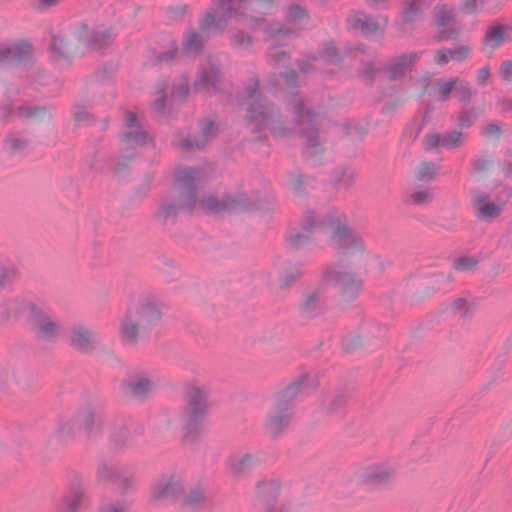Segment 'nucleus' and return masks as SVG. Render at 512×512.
I'll list each match as a JSON object with an SVG mask.
<instances>
[{
	"label": "nucleus",
	"mask_w": 512,
	"mask_h": 512,
	"mask_svg": "<svg viewBox=\"0 0 512 512\" xmlns=\"http://www.w3.org/2000/svg\"><path fill=\"white\" fill-rule=\"evenodd\" d=\"M162 317L158 305L143 303L130 308L123 316L119 326V338L127 346H137L146 335V331Z\"/></svg>",
	"instance_id": "obj_3"
},
{
	"label": "nucleus",
	"mask_w": 512,
	"mask_h": 512,
	"mask_svg": "<svg viewBox=\"0 0 512 512\" xmlns=\"http://www.w3.org/2000/svg\"><path fill=\"white\" fill-rule=\"evenodd\" d=\"M154 386L153 379L147 373L135 374L127 383L129 393L136 398L144 397L153 390Z\"/></svg>",
	"instance_id": "obj_27"
},
{
	"label": "nucleus",
	"mask_w": 512,
	"mask_h": 512,
	"mask_svg": "<svg viewBox=\"0 0 512 512\" xmlns=\"http://www.w3.org/2000/svg\"><path fill=\"white\" fill-rule=\"evenodd\" d=\"M184 492V482L181 475L166 473L161 475L154 483L151 490V501L156 505L172 501L181 502Z\"/></svg>",
	"instance_id": "obj_10"
},
{
	"label": "nucleus",
	"mask_w": 512,
	"mask_h": 512,
	"mask_svg": "<svg viewBox=\"0 0 512 512\" xmlns=\"http://www.w3.org/2000/svg\"><path fill=\"white\" fill-rule=\"evenodd\" d=\"M309 18L307 9L299 4H291L288 6L285 21L287 23L298 24L302 20Z\"/></svg>",
	"instance_id": "obj_41"
},
{
	"label": "nucleus",
	"mask_w": 512,
	"mask_h": 512,
	"mask_svg": "<svg viewBox=\"0 0 512 512\" xmlns=\"http://www.w3.org/2000/svg\"><path fill=\"white\" fill-rule=\"evenodd\" d=\"M479 263L477 256H461L453 260V268L458 271L472 270Z\"/></svg>",
	"instance_id": "obj_50"
},
{
	"label": "nucleus",
	"mask_w": 512,
	"mask_h": 512,
	"mask_svg": "<svg viewBox=\"0 0 512 512\" xmlns=\"http://www.w3.org/2000/svg\"><path fill=\"white\" fill-rule=\"evenodd\" d=\"M455 96L462 102L464 105H468L472 98V89L468 82L461 80L458 77V82L455 85Z\"/></svg>",
	"instance_id": "obj_45"
},
{
	"label": "nucleus",
	"mask_w": 512,
	"mask_h": 512,
	"mask_svg": "<svg viewBox=\"0 0 512 512\" xmlns=\"http://www.w3.org/2000/svg\"><path fill=\"white\" fill-rule=\"evenodd\" d=\"M294 116V125H285L278 109L271 103L262 102L258 97V133L269 131L273 136H288L296 127L301 137L305 139L303 154L313 158L324 153V139L319 134L318 115L306 107V99L298 94L293 95L289 102Z\"/></svg>",
	"instance_id": "obj_1"
},
{
	"label": "nucleus",
	"mask_w": 512,
	"mask_h": 512,
	"mask_svg": "<svg viewBox=\"0 0 512 512\" xmlns=\"http://www.w3.org/2000/svg\"><path fill=\"white\" fill-rule=\"evenodd\" d=\"M77 424L87 435H93L100 431L101 418L91 409L79 412L76 416Z\"/></svg>",
	"instance_id": "obj_28"
},
{
	"label": "nucleus",
	"mask_w": 512,
	"mask_h": 512,
	"mask_svg": "<svg viewBox=\"0 0 512 512\" xmlns=\"http://www.w3.org/2000/svg\"><path fill=\"white\" fill-rule=\"evenodd\" d=\"M125 130L122 134L124 148H132L144 144L146 133L140 127L135 113L128 111L124 118Z\"/></svg>",
	"instance_id": "obj_19"
},
{
	"label": "nucleus",
	"mask_w": 512,
	"mask_h": 512,
	"mask_svg": "<svg viewBox=\"0 0 512 512\" xmlns=\"http://www.w3.org/2000/svg\"><path fill=\"white\" fill-rule=\"evenodd\" d=\"M332 248L340 254L355 255L365 249L362 238L347 225L345 215L329 212L326 215V233Z\"/></svg>",
	"instance_id": "obj_8"
},
{
	"label": "nucleus",
	"mask_w": 512,
	"mask_h": 512,
	"mask_svg": "<svg viewBox=\"0 0 512 512\" xmlns=\"http://www.w3.org/2000/svg\"><path fill=\"white\" fill-rule=\"evenodd\" d=\"M499 73L503 80L512 81V61L505 60L501 63Z\"/></svg>",
	"instance_id": "obj_61"
},
{
	"label": "nucleus",
	"mask_w": 512,
	"mask_h": 512,
	"mask_svg": "<svg viewBox=\"0 0 512 512\" xmlns=\"http://www.w3.org/2000/svg\"><path fill=\"white\" fill-rule=\"evenodd\" d=\"M195 201V197L192 194H189L187 197V200L181 202V203H175L173 201H165L158 213L157 216L159 219H161L164 222H167L169 220H173L175 216L177 215L178 211L182 208V206L190 207Z\"/></svg>",
	"instance_id": "obj_30"
},
{
	"label": "nucleus",
	"mask_w": 512,
	"mask_h": 512,
	"mask_svg": "<svg viewBox=\"0 0 512 512\" xmlns=\"http://www.w3.org/2000/svg\"><path fill=\"white\" fill-rule=\"evenodd\" d=\"M258 512H294L290 503L280 502L279 500L269 504L268 510L263 507L258 508Z\"/></svg>",
	"instance_id": "obj_59"
},
{
	"label": "nucleus",
	"mask_w": 512,
	"mask_h": 512,
	"mask_svg": "<svg viewBox=\"0 0 512 512\" xmlns=\"http://www.w3.org/2000/svg\"><path fill=\"white\" fill-rule=\"evenodd\" d=\"M20 117L30 120H41L47 116V112L43 107H34L30 105H21L17 108Z\"/></svg>",
	"instance_id": "obj_43"
},
{
	"label": "nucleus",
	"mask_w": 512,
	"mask_h": 512,
	"mask_svg": "<svg viewBox=\"0 0 512 512\" xmlns=\"http://www.w3.org/2000/svg\"><path fill=\"white\" fill-rule=\"evenodd\" d=\"M200 205L204 210L217 213L231 207V203L228 200L220 201L213 195H208L202 198Z\"/></svg>",
	"instance_id": "obj_40"
},
{
	"label": "nucleus",
	"mask_w": 512,
	"mask_h": 512,
	"mask_svg": "<svg viewBox=\"0 0 512 512\" xmlns=\"http://www.w3.org/2000/svg\"><path fill=\"white\" fill-rule=\"evenodd\" d=\"M453 310L462 317H468L472 312V304L467 301L466 298L460 297L452 302Z\"/></svg>",
	"instance_id": "obj_53"
},
{
	"label": "nucleus",
	"mask_w": 512,
	"mask_h": 512,
	"mask_svg": "<svg viewBox=\"0 0 512 512\" xmlns=\"http://www.w3.org/2000/svg\"><path fill=\"white\" fill-rule=\"evenodd\" d=\"M470 53V47L468 45H460L456 48H448V54L450 60L458 62L464 61L468 58Z\"/></svg>",
	"instance_id": "obj_57"
},
{
	"label": "nucleus",
	"mask_w": 512,
	"mask_h": 512,
	"mask_svg": "<svg viewBox=\"0 0 512 512\" xmlns=\"http://www.w3.org/2000/svg\"><path fill=\"white\" fill-rule=\"evenodd\" d=\"M277 41L272 44L267 54L268 61L275 67H286L290 61L287 52L276 45Z\"/></svg>",
	"instance_id": "obj_39"
},
{
	"label": "nucleus",
	"mask_w": 512,
	"mask_h": 512,
	"mask_svg": "<svg viewBox=\"0 0 512 512\" xmlns=\"http://www.w3.org/2000/svg\"><path fill=\"white\" fill-rule=\"evenodd\" d=\"M202 46V37L199 33L193 32L188 35L186 40L184 41L183 49L185 53L191 55L197 52Z\"/></svg>",
	"instance_id": "obj_52"
},
{
	"label": "nucleus",
	"mask_w": 512,
	"mask_h": 512,
	"mask_svg": "<svg viewBox=\"0 0 512 512\" xmlns=\"http://www.w3.org/2000/svg\"><path fill=\"white\" fill-rule=\"evenodd\" d=\"M208 498L200 488L190 489L184 492L181 504L190 509H198L206 506Z\"/></svg>",
	"instance_id": "obj_36"
},
{
	"label": "nucleus",
	"mask_w": 512,
	"mask_h": 512,
	"mask_svg": "<svg viewBox=\"0 0 512 512\" xmlns=\"http://www.w3.org/2000/svg\"><path fill=\"white\" fill-rule=\"evenodd\" d=\"M209 409L208 391L204 387L189 386L185 395V405L180 414L185 441H195L204 432V421Z\"/></svg>",
	"instance_id": "obj_4"
},
{
	"label": "nucleus",
	"mask_w": 512,
	"mask_h": 512,
	"mask_svg": "<svg viewBox=\"0 0 512 512\" xmlns=\"http://www.w3.org/2000/svg\"><path fill=\"white\" fill-rule=\"evenodd\" d=\"M17 277L15 267L0 256V292L9 289Z\"/></svg>",
	"instance_id": "obj_38"
},
{
	"label": "nucleus",
	"mask_w": 512,
	"mask_h": 512,
	"mask_svg": "<svg viewBox=\"0 0 512 512\" xmlns=\"http://www.w3.org/2000/svg\"><path fill=\"white\" fill-rule=\"evenodd\" d=\"M7 309L8 317H24L30 329L39 338L51 340L60 333V323L41 306L21 299H12L7 302Z\"/></svg>",
	"instance_id": "obj_5"
},
{
	"label": "nucleus",
	"mask_w": 512,
	"mask_h": 512,
	"mask_svg": "<svg viewBox=\"0 0 512 512\" xmlns=\"http://www.w3.org/2000/svg\"><path fill=\"white\" fill-rule=\"evenodd\" d=\"M420 57L421 53L412 52L391 59L385 69L388 80L396 81L403 78L407 70L410 69Z\"/></svg>",
	"instance_id": "obj_20"
},
{
	"label": "nucleus",
	"mask_w": 512,
	"mask_h": 512,
	"mask_svg": "<svg viewBox=\"0 0 512 512\" xmlns=\"http://www.w3.org/2000/svg\"><path fill=\"white\" fill-rule=\"evenodd\" d=\"M28 148V142L16 134H9L5 137L2 151L7 156L22 155Z\"/></svg>",
	"instance_id": "obj_33"
},
{
	"label": "nucleus",
	"mask_w": 512,
	"mask_h": 512,
	"mask_svg": "<svg viewBox=\"0 0 512 512\" xmlns=\"http://www.w3.org/2000/svg\"><path fill=\"white\" fill-rule=\"evenodd\" d=\"M323 279L332 283L345 300L354 299L362 287V280L352 271L326 268Z\"/></svg>",
	"instance_id": "obj_12"
},
{
	"label": "nucleus",
	"mask_w": 512,
	"mask_h": 512,
	"mask_svg": "<svg viewBox=\"0 0 512 512\" xmlns=\"http://www.w3.org/2000/svg\"><path fill=\"white\" fill-rule=\"evenodd\" d=\"M29 384L30 376L23 366L9 363L0 368V390L26 389Z\"/></svg>",
	"instance_id": "obj_13"
},
{
	"label": "nucleus",
	"mask_w": 512,
	"mask_h": 512,
	"mask_svg": "<svg viewBox=\"0 0 512 512\" xmlns=\"http://www.w3.org/2000/svg\"><path fill=\"white\" fill-rule=\"evenodd\" d=\"M109 36L106 30L88 31L86 25H79L73 30L54 36L50 45L51 59L57 64L69 61L81 42L98 43Z\"/></svg>",
	"instance_id": "obj_6"
},
{
	"label": "nucleus",
	"mask_w": 512,
	"mask_h": 512,
	"mask_svg": "<svg viewBox=\"0 0 512 512\" xmlns=\"http://www.w3.org/2000/svg\"><path fill=\"white\" fill-rule=\"evenodd\" d=\"M509 31V26L494 24L487 29L483 38V44L494 50L505 41V35Z\"/></svg>",
	"instance_id": "obj_31"
},
{
	"label": "nucleus",
	"mask_w": 512,
	"mask_h": 512,
	"mask_svg": "<svg viewBox=\"0 0 512 512\" xmlns=\"http://www.w3.org/2000/svg\"><path fill=\"white\" fill-rule=\"evenodd\" d=\"M356 177V173L352 169H338L335 171V180L339 187L349 188L354 179Z\"/></svg>",
	"instance_id": "obj_46"
},
{
	"label": "nucleus",
	"mask_w": 512,
	"mask_h": 512,
	"mask_svg": "<svg viewBox=\"0 0 512 512\" xmlns=\"http://www.w3.org/2000/svg\"><path fill=\"white\" fill-rule=\"evenodd\" d=\"M457 82H458V77H453L449 81H442V80L437 81V83H436L437 92L439 95V99L442 102H445L449 99L450 94H451L452 90L455 88V85L457 84Z\"/></svg>",
	"instance_id": "obj_48"
},
{
	"label": "nucleus",
	"mask_w": 512,
	"mask_h": 512,
	"mask_svg": "<svg viewBox=\"0 0 512 512\" xmlns=\"http://www.w3.org/2000/svg\"><path fill=\"white\" fill-rule=\"evenodd\" d=\"M467 135L458 130L447 131L445 133H430L423 137V147L425 150L435 148L457 149L466 141Z\"/></svg>",
	"instance_id": "obj_14"
},
{
	"label": "nucleus",
	"mask_w": 512,
	"mask_h": 512,
	"mask_svg": "<svg viewBox=\"0 0 512 512\" xmlns=\"http://www.w3.org/2000/svg\"><path fill=\"white\" fill-rule=\"evenodd\" d=\"M255 88L253 86L245 89L239 97V109L243 117L250 123L255 120Z\"/></svg>",
	"instance_id": "obj_29"
},
{
	"label": "nucleus",
	"mask_w": 512,
	"mask_h": 512,
	"mask_svg": "<svg viewBox=\"0 0 512 512\" xmlns=\"http://www.w3.org/2000/svg\"><path fill=\"white\" fill-rule=\"evenodd\" d=\"M281 483L278 479L262 480L258 482V508L268 510L269 504L278 500Z\"/></svg>",
	"instance_id": "obj_25"
},
{
	"label": "nucleus",
	"mask_w": 512,
	"mask_h": 512,
	"mask_svg": "<svg viewBox=\"0 0 512 512\" xmlns=\"http://www.w3.org/2000/svg\"><path fill=\"white\" fill-rule=\"evenodd\" d=\"M253 467V456L248 453H237L230 456L226 463L228 472L236 478L247 475Z\"/></svg>",
	"instance_id": "obj_26"
},
{
	"label": "nucleus",
	"mask_w": 512,
	"mask_h": 512,
	"mask_svg": "<svg viewBox=\"0 0 512 512\" xmlns=\"http://www.w3.org/2000/svg\"><path fill=\"white\" fill-rule=\"evenodd\" d=\"M425 3L421 0H409L405 3L401 13V23L403 25L419 21L423 15Z\"/></svg>",
	"instance_id": "obj_32"
},
{
	"label": "nucleus",
	"mask_w": 512,
	"mask_h": 512,
	"mask_svg": "<svg viewBox=\"0 0 512 512\" xmlns=\"http://www.w3.org/2000/svg\"><path fill=\"white\" fill-rule=\"evenodd\" d=\"M253 37L251 35H244L242 32H237L233 37V45L239 50H246L252 46Z\"/></svg>",
	"instance_id": "obj_58"
},
{
	"label": "nucleus",
	"mask_w": 512,
	"mask_h": 512,
	"mask_svg": "<svg viewBox=\"0 0 512 512\" xmlns=\"http://www.w3.org/2000/svg\"><path fill=\"white\" fill-rule=\"evenodd\" d=\"M253 4L254 0H214L212 11L204 19L202 29L222 30L232 15L240 23L245 22L249 16L248 25L253 28Z\"/></svg>",
	"instance_id": "obj_7"
},
{
	"label": "nucleus",
	"mask_w": 512,
	"mask_h": 512,
	"mask_svg": "<svg viewBox=\"0 0 512 512\" xmlns=\"http://www.w3.org/2000/svg\"><path fill=\"white\" fill-rule=\"evenodd\" d=\"M434 61L440 66L446 65L450 61L448 48H442L435 51Z\"/></svg>",
	"instance_id": "obj_64"
},
{
	"label": "nucleus",
	"mask_w": 512,
	"mask_h": 512,
	"mask_svg": "<svg viewBox=\"0 0 512 512\" xmlns=\"http://www.w3.org/2000/svg\"><path fill=\"white\" fill-rule=\"evenodd\" d=\"M293 416L294 412L274 407L266 418L264 429L269 436L277 438L289 428Z\"/></svg>",
	"instance_id": "obj_18"
},
{
	"label": "nucleus",
	"mask_w": 512,
	"mask_h": 512,
	"mask_svg": "<svg viewBox=\"0 0 512 512\" xmlns=\"http://www.w3.org/2000/svg\"><path fill=\"white\" fill-rule=\"evenodd\" d=\"M69 341L77 350L88 351L96 346L98 335L87 326L75 325L71 329Z\"/></svg>",
	"instance_id": "obj_24"
},
{
	"label": "nucleus",
	"mask_w": 512,
	"mask_h": 512,
	"mask_svg": "<svg viewBox=\"0 0 512 512\" xmlns=\"http://www.w3.org/2000/svg\"><path fill=\"white\" fill-rule=\"evenodd\" d=\"M493 164V160L488 155L476 156L471 161L472 172L475 174H482L488 171Z\"/></svg>",
	"instance_id": "obj_51"
},
{
	"label": "nucleus",
	"mask_w": 512,
	"mask_h": 512,
	"mask_svg": "<svg viewBox=\"0 0 512 512\" xmlns=\"http://www.w3.org/2000/svg\"><path fill=\"white\" fill-rule=\"evenodd\" d=\"M346 22L349 30L358 31L365 37L371 36L381 29V24L377 17L360 10L352 11L348 15Z\"/></svg>",
	"instance_id": "obj_16"
},
{
	"label": "nucleus",
	"mask_w": 512,
	"mask_h": 512,
	"mask_svg": "<svg viewBox=\"0 0 512 512\" xmlns=\"http://www.w3.org/2000/svg\"><path fill=\"white\" fill-rule=\"evenodd\" d=\"M433 15L436 25L441 28L437 39L442 41L455 38L458 31L455 28H446L447 25L454 21V10L447 5H438L434 8Z\"/></svg>",
	"instance_id": "obj_21"
},
{
	"label": "nucleus",
	"mask_w": 512,
	"mask_h": 512,
	"mask_svg": "<svg viewBox=\"0 0 512 512\" xmlns=\"http://www.w3.org/2000/svg\"><path fill=\"white\" fill-rule=\"evenodd\" d=\"M196 172L189 168H182L178 170L176 180L178 182H187L195 178Z\"/></svg>",
	"instance_id": "obj_63"
},
{
	"label": "nucleus",
	"mask_w": 512,
	"mask_h": 512,
	"mask_svg": "<svg viewBox=\"0 0 512 512\" xmlns=\"http://www.w3.org/2000/svg\"><path fill=\"white\" fill-rule=\"evenodd\" d=\"M305 177L302 174H298L292 181V189L296 194H303L306 192V187H304Z\"/></svg>",
	"instance_id": "obj_62"
},
{
	"label": "nucleus",
	"mask_w": 512,
	"mask_h": 512,
	"mask_svg": "<svg viewBox=\"0 0 512 512\" xmlns=\"http://www.w3.org/2000/svg\"><path fill=\"white\" fill-rule=\"evenodd\" d=\"M477 118V112L475 109L464 110L460 113L458 118V126L460 128H469L473 125Z\"/></svg>",
	"instance_id": "obj_56"
},
{
	"label": "nucleus",
	"mask_w": 512,
	"mask_h": 512,
	"mask_svg": "<svg viewBox=\"0 0 512 512\" xmlns=\"http://www.w3.org/2000/svg\"><path fill=\"white\" fill-rule=\"evenodd\" d=\"M300 226L301 231L290 232L286 236V242L291 248H307L316 235L326 234V215L319 218L312 210H306L301 218Z\"/></svg>",
	"instance_id": "obj_9"
},
{
	"label": "nucleus",
	"mask_w": 512,
	"mask_h": 512,
	"mask_svg": "<svg viewBox=\"0 0 512 512\" xmlns=\"http://www.w3.org/2000/svg\"><path fill=\"white\" fill-rule=\"evenodd\" d=\"M99 512H129V504L125 500L111 501L103 504Z\"/></svg>",
	"instance_id": "obj_55"
},
{
	"label": "nucleus",
	"mask_w": 512,
	"mask_h": 512,
	"mask_svg": "<svg viewBox=\"0 0 512 512\" xmlns=\"http://www.w3.org/2000/svg\"><path fill=\"white\" fill-rule=\"evenodd\" d=\"M501 172L504 183L499 185L500 189L493 197L480 189H472L469 192L471 205L479 220L492 221L498 218L512 197V163H505Z\"/></svg>",
	"instance_id": "obj_2"
},
{
	"label": "nucleus",
	"mask_w": 512,
	"mask_h": 512,
	"mask_svg": "<svg viewBox=\"0 0 512 512\" xmlns=\"http://www.w3.org/2000/svg\"><path fill=\"white\" fill-rule=\"evenodd\" d=\"M83 497V491L76 487L66 494L57 507V512H77Z\"/></svg>",
	"instance_id": "obj_34"
},
{
	"label": "nucleus",
	"mask_w": 512,
	"mask_h": 512,
	"mask_svg": "<svg viewBox=\"0 0 512 512\" xmlns=\"http://www.w3.org/2000/svg\"><path fill=\"white\" fill-rule=\"evenodd\" d=\"M321 57L329 63H338L341 61L340 52L333 43L325 45L321 51Z\"/></svg>",
	"instance_id": "obj_54"
},
{
	"label": "nucleus",
	"mask_w": 512,
	"mask_h": 512,
	"mask_svg": "<svg viewBox=\"0 0 512 512\" xmlns=\"http://www.w3.org/2000/svg\"><path fill=\"white\" fill-rule=\"evenodd\" d=\"M396 475L395 469L387 464H373L365 467L361 473L362 481L370 485H383Z\"/></svg>",
	"instance_id": "obj_22"
},
{
	"label": "nucleus",
	"mask_w": 512,
	"mask_h": 512,
	"mask_svg": "<svg viewBox=\"0 0 512 512\" xmlns=\"http://www.w3.org/2000/svg\"><path fill=\"white\" fill-rule=\"evenodd\" d=\"M304 271L301 264H287L285 270L279 277L278 284L281 289L291 287L302 275Z\"/></svg>",
	"instance_id": "obj_35"
},
{
	"label": "nucleus",
	"mask_w": 512,
	"mask_h": 512,
	"mask_svg": "<svg viewBox=\"0 0 512 512\" xmlns=\"http://www.w3.org/2000/svg\"><path fill=\"white\" fill-rule=\"evenodd\" d=\"M501 134V127L499 123H489L487 124L482 131V135L486 138H499Z\"/></svg>",
	"instance_id": "obj_60"
},
{
	"label": "nucleus",
	"mask_w": 512,
	"mask_h": 512,
	"mask_svg": "<svg viewBox=\"0 0 512 512\" xmlns=\"http://www.w3.org/2000/svg\"><path fill=\"white\" fill-rule=\"evenodd\" d=\"M316 387L317 380L315 377L308 373L302 374L276 394L274 407L294 412V401L297 399V396L301 393L306 394Z\"/></svg>",
	"instance_id": "obj_11"
},
{
	"label": "nucleus",
	"mask_w": 512,
	"mask_h": 512,
	"mask_svg": "<svg viewBox=\"0 0 512 512\" xmlns=\"http://www.w3.org/2000/svg\"><path fill=\"white\" fill-rule=\"evenodd\" d=\"M327 309V299L320 288H314L304 293L299 305L302 317L312 319L323 314Z\"/></svg>",
	"instance_id": "obj_15"
},
{
	"label": "nucleus",
	"mask_w": 512,
	"mask_h": 512,
	"mask_svg": "<svg viewBox=\"0 0 512 512\" xmlns=\"http://www.w3.org/2000/svg\"><path fill=\"white\" fill-rule=\"evenodd\" d=\"M219 82L220 75L218 70L215 67H211L209 70L201 71L199 73V78L196 83V87L211 92L216 90L217 84Z\"/></svg>",
	"instance_id": "obj_37"
},
{
	"label": "nucleus",
	"mask_w": 512,
	"mask_h": 512,
	"mask_svg": "<svg viewBox=\"0 0 512 512\" xmlns=\"http://www.w3.org/2000/svg\"><path fill=\"white\" fill-rule=\"evenodd\" d=\"M218 132L216 124L211 120H205L201 124L199 135L195 136L193 140L190 139H176L175 144L185 150L200 149L204 147Z\"/></svg>",
	"instance_id": "obj_23"
},
{
	"label": "nucleus",
	"mask_w": 512,
	"mask_h": 512,
	"mask_svg": "<svg viewBox=\"0 0 512 512\" xmlns=\"http://www.w3.org/2000/svg\"><path fill=\"white\" fill-rule=\"evenodd\" d=\"M33 56V48L27 42L14 43L0 48V64L18 65L26 63Z\"/></svg>",
	"instance_id": "obj_17"
},
{
	"label": "nucleus",
	"mask_w": 512,
	"mask_h": 512,
	"mask_svg": "<svg viewBox=\"0 0 512 512\" xmlns=\"http://www.w3.org/2000/svg\"><path fill=\"white\" fill-rule=\"evenodd\" d=\"M276 200L275 197L267 193L261 199H258V216L264 219H268L270 215L276 211Z\"/></svg>",
	"instance_id": "obj_42"
},
{
	"label": "nucleus",
	"mask_w": 512,
	"mask_h": 512,
	"mask_svg": "<svg viewBox=\"0 0 512 512\" xmlns=\"http://www.w3.org/2000/svg\"><path fill=\"white\" fill-rule=\"evenodd\" d=\"M437 166L434 162H422L415 171V177L419 181H428L435 177Z\"/></svg>",
	"instance_id": "obj_44"
},
{
	"label": "nucleus",
	"mask_w": 512,
	"mask_h": 512,
	"mask_svg": "<svg viewBox=\"0 0 512 512\" xmlns=\"http://www.w3.org/2000/svg\"><path fill=\"white\" fill-rule=\"evenodd\" d=\"M119 476V469L111 464L102 463L97 468V477L101 481H113Z\"/></svg>",
	"instance_id": "obj_49"
},
{
	"label": "nucleus",
	"mask_w": 512,
	"mask_h": 512,
	"mask_svg": "<svg viewBox=\"0 0 512 512\" xmlns=\"http://www.w3.org/2000/svg\"><path fill=\"white\" fill-rule=\"evenodd\" d=\"M433 200V192L430 188H422L409 195V202L413 205L428 204Z\"/></svg>",
	"instance_id": "obj_47"
}]
</instances>
